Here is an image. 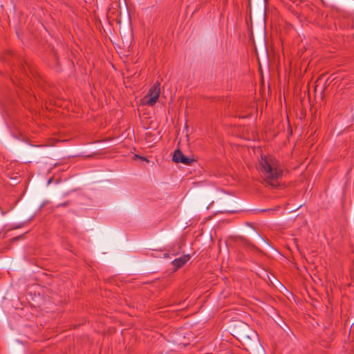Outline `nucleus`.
<instances>
[{"label": "nucleus", "mask_w": 354, "mask_h": 354, "mask_svg": "<svg viewBox=\"0 0 354 354\" xmlns=\"http://www.w3.org/2000/svg\"><path fill=\"white\" fill-rule=\"evenodd\" d=\"M258 169L265 183L272 187H277L283 174V167L272 156H261Z\"/></svg>", "instance_id": "nucleus-1"}, {"label": "nucleus", "mask_w": 354, "mask_h": 354, "mask_svg": "<svg viewBox=\"0 0 354 354\" xmlns=\"http://www.w3.org/2000/svg\"><path fill=\"white\" fill-rule=\"evenodd\" d=\"M160 93V84L156 82L149 90L148 93L143 97V104L153 106L158 101Z\"/></svg>", "instance_id": "nucleus-2"}, {"label": "nucleus", "mask_w": 354, "mask_h": 354, "mask_svg": "<svg viewBox=\"0 0 354 354\" xmlns=\"http://www.w3.org/2000/svg\"><path fill=\"white\" fill-rule=\"evenodd\" d=\"M173 160L176 163H183L186 165H191L194 160L185 156L180 150H175L173 156Z\"/></svg>", "instance_id": "nucleus-3"}, {"label": "nucleus", "mask_w": 354, "mask_h": 354, "mask_svg": "<svg viewBox=\"0 0 354 354\" xmlns=\"http://www.w3.org/2000/svg\"><path fill=\"white\" fill-rule=\"evenodd\" d=\"M189 259L190 256L189 254H185L179 258L174 259L172 261V265L174 268L177 270L183 267Z\"/></svg>", "instance_id": "nucleus-4"}]
</instances>
